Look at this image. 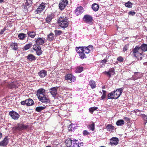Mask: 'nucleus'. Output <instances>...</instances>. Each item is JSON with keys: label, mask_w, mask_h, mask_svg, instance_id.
<instances>
[{"label": "nucleus", "mask_w": 147, "mask_h": 147, "mask_svg": "<svg viewBox=\"0 0 147 147\" xmlns=\"http://www.w3.org/2000/svg\"><path fill=\"white\" fill-rule=\"evenodd\" d=\"M45 90L41 88L37 90L36 95L38 99L42 102L48 103L50 102V100L49 99L45 96L44 94Z\"/></svg>", "instance_id": "nucleus-1"}, {"label": "nucleus", "mask_w": 147, "mask_h": 147, "mask_svg": "<svg viewBox=\"0 0 147 147\" xmlns=\"http://www.w3.org/2000/svg\"><path fill=\"white\" fill-rule=\"evenodd\" d=\"M93 46L90 45L88 47H76V49L77 53H80L81 51L83 52L84 53L88 54L90 51L92 50Z\"/></svg>", "instance_id": "nucleus-2"}, {"label": "nucleus", "mask_w": 147, "mask_h": 147, "mask_svg": "<svg viewBox=\"0 0 147 147\" xmlns=\"http://www.w3.org/2000/svg\"><path fill=\"white\" fill-rule=\"evenodd\" d=\"M69 21L66 18L64 17H61L58 20L59 25L61 28H66L69 24Z\"/></svg>", "instance_id": "nucleus-3"}, {"label": "nucleus", "mask_w": 147, "mask_h": 147, "mask_svg": "<svg viewBox=\"0 0 147 147\" xmlns=\"http://www.w3.org/2000/svg\"><path fill=\"white\" fill-rule=\"evenodd\" d=\"M28 127V125H25L23 123L17 124L13 127L14 130L19 131L26 129Z\"/></svg>", "instance_id": "nucleus-4"}, {"label": "nucleus", "mask_w": 147, "mask_h": 147, "mask_svg": "<svg viewBox=\"0 0 147 147\" xmlns=\"http://www.w3.org/2000/svg\"><path fill=\"white\" fill-rule=\"evenodd\" d=\"M123 88H121L118 89L116 91H113L114 99L118 98L123 92Z\"/></svg>", "instance_id": "nucleus-5"}, {"label": "nucleus", "mask_w": 147, "mask_h": 147, "mask_svg": "<svg viewBox=\"0 0 147 147\" xmlns=\"http://www.w3.org/2000/svg\"><path fill=\"white\" fill-rule=\"evenodd\" d=\"M140 50V47L138 46H136L132 50V52L133 55L135 57L138 58V56H141L142 54V53H140L139 50Z\"/></svg>", "instance_id": "nucleus-6"}, {"label": "nucleus", "mask_w": 147, "mask_h": 147, "mask_svg": "<svg viewBox=\"0 0 147 147\" xmlns=\"http://www.w3.org/2000/svg\"><path fill=\"white\" fill-rule=\"evenodd\" d=\"M83 20L86 22L92 25L93 23V18L89 15H85L83 18Z\"/></svg>", "instance_id": "nucleus-7"}, {"label": "nucleus", "mask_w": 147, "mask_h": 147, "mask_svg": "<svg viewBox=\"0 0 147 147\" xmlns=\"http://www.w3.org/2000/svg\"><path fill=\"white\" fill-rule=\"evenodd\" d=\"M68 3L67 0H61L60 1L59 5V9L62 10H63Z\"/></svg>", "instance_id": "nucleus-8"}, {"label": "nucleus", "mask_w": 147, "mask_h": 147, "mask_svg": "<svg viewBox=\"0 0 147 147\" xmlns=\"http://www.w3.org/2000/svg\"><path fill=\"white\" fill-rule=\"evenodd\" d=\"M45 4L44 3H42L39 5L38 7L35 11V13L36 14L40 13H41L45 8Z\"/></svg>", "instance_id": "nucleus-9"}, {"label": "nucleus", "mask_w": 147, "mask_h": 147, "mask_svg": "<svg viewBox=\"0 0 147 147\" xmlns=\"http://www.w3.org/2000/svg\"><path fill=\"white\" fill-rule=\"evenodd\" d=\"M9 115L12 119L15 120L18 119L20 117V115L18 114L13 111L9 112Z\"/></svg>", "instance_id": "nucleus-10"}, {"label": "nucleus", "mask_w": 147, "mask_h": 147, "mask_svg": "<svg viewBox=\"0 0 147 147\" xmlns=\"http://www.w3.org/2000/svg\"><path fill=\"white\" fill-rule=\"evenodd\" d=\"M65 79L69 83L74 82L76 80L75 78L71 74H68L65 76Z\"/></svg>", "instance_id": "nucleus-11"}, {"label": "nucleus", "mask_w": 147, "mask_h": 147, "mask_svg": "<svg viewBox=\"0 0 147 147\" xmlns=\"http://www.w3.org/2000/svg\"><path fill=\"white\" fill-rule=\"evenodd\" d=\"M110 142L109 144L111 146H116L117 145L119 141L118 138L116 137H113L110 139Z\"/></svg>", "instance_id": "nucleus-12"}, {"label": "nucleus", "mask_w": 147, "mask_h": 147, "mask_svg": "<svg viewBox=\"0 0 147 147\" xmlns=\"http://www.w3.org/2000/svg\"><path fill=\"white\" fill-rule=\"evenodd\" d=\"M33 50L36 51V54L38 55H40L42 53V51L41 50V47L39 46L34 45L33 47Z\"/></svg>", "instance_id": "nucleus-13"}, {"label": "nucleus", "mask_w": 147, "mask_h": 147, "mask_svg": "<svg viewBox=\"0 0 147 147\" xmlns=\"http://www.w3.org/2000/svg\"><path fill=\"white\" fill-rule=\"evenodd\" d=\"M83 145V143H79L77 140H73V144L72 147H80Z\"/></svg>", "instance_id": "nucleus-14"}, {"label": "nucleus", "mask_w": 147, "mask_h": 147, "mask_svg": "<svg viewBox=\"0 0 147 147\" xmlns=\"http://www.w3.org/2000/svg\"><path fill=\"white\" fill-rule=\"evenodd\" d=\"M32 0H26L24 4L23 5V7L27 9L30 7L32 4Z\"/></svg>", "instance_id": "nucleus-15"}, {"label": "nucleus", "mask_w": 147, "mask_h": 147, "mask_svg": "<svg viewBox=\"0 0 147 147\" xmlns=\"http://www.w3.org/2000/svg\"><path fill=\"white\" fill-rule=\"evenodd\" d=\"M8 140L7 137H6L1 142H0V146H5L8 144Z\"/></svg>", "instance_id": "nucleus-16"}, {"label": "nucleus", "mask_w": 147, "mask_h": 147, "mask_svg": "<svg viewBox=\"0 0 147 147\" xmlns=\"http://www.w3.org/2000/svg\"><path fill=\"white\" fill-rule=\"evenodd\" d=\"M104 73L110 78L111 77V75H113L115 74V69L114 68L110 69L109 71H105Z\"/></svg>", "instance_id": "nucleus-17"}, {"label": "nucleus", "mask_w": 147, "mask_h": 147, "mask_svg": "<svg viewBox=\"0 0 147 147\" xmlns=\"http://www.w3.org/2000/svg\"><path fill=\"white\" fill-rule=\"evenodd\" d=\"M58 87H55L52 88L50 89V92L51 95L53 96H56L57 93V88Z\"/></svg>", "instance_id": "nucleus-18"}, {"label": "nucleus", "mask_w": 147, "mask_h": 147, "mask_svg": "<svg viewBox=\"0 0 147 147\" xmlns=\"http://www.w3.org/2000/svg\"><path fill=\"white\" fill-rule=\"evenodd\" d=\"M44 39L45 38H40L37 39L35 41L36 42L37 45L39 46L42 45L44 43Z\"/></svg>", "instance_id": "nucleus-19"}, {"label": "nucleus", "mask_w": 147, "mask_h": 147, "mask_svg": "<svg viewBox=\"0 0 147 147\" xmlns=\"http://www.w3.org/2000/svg\"><path fill=\"white\" fill-rule=\"evenodd\" d=\"M83 8L81 7H78L75 10V13L77 15L81 14L83 11Z\"/></svg>", "instance_id": "nucleus-20"}, {"label": "nucleus", "mask_w": 147, "mask_h": 147, "mask_svg": "<svg viewBox=\"0 0 147 147\" xmlns=\"http://www.w3.org/2000/svg\"><path fill=\"white\" fill-rule=\"evenodd\" d=\"M88 84L90 86L91 88L92 89H94L96 87V83L93 80H91L89 81Z\"/></svg>", "instance_id": "nucleus-21"}, {"label": "nucleus", "mask_w": 147, "mask_h": 147, "mask_svg": "<svg viewBox=\"0 0 147 147\" xmlns=\"http://www.w3.org/2000/svg\"><path fill=\"white\" fill-rule=\"evenodd\" d=\"M54 16L53 13H51L48 16L46 19V22L48 23L50 22L54 17Z\"/></svg>", "instance_id": "nucleus-22"}, {"label": "nucleus", "mask_w": 147, "mask_h": 147, "mask_svg": "<svg viewBox=\"0 0 147 147\" xmlns=\"http://www.w3.org/2000/svg\"><path fill=\"white\" fill-rule=\"evenodd\" d=\"M39 76L41 78H43L47 75V71L44 70L40 71L38 73Z\"/></svg>", "instance_id": "nucleus-23"}, {"label": "nucleus", "mask_w": 147, "mask_h": 147, "mask_svg": "<svg viewBox=\"0 0 147 147\" xmlns=\"http://www.w3.org/2000/svg\"><path fill=\"white\" fill-rule=\"evenodd\" d=\"M65 143L67 147H72L73 140L70 139L67 140L65 141Z\"/></svg>", "instance_id": "nucleus-24"}, {"label": "nucleus", "mask_w": 147, "mask_h": 147, "mask_svg": "<svg viewBox=\"0 0 147 147\" xmlns=\"http://www.w3.org/2000/svg\"><path fill=\"white\" fill-rule=\"evenodd\" d=\"M27 58L29 61H32L35 60L36 57L33 55L32 54H30L27 56Z\"/></svg>", "instance_id": "nucleus-25"}, {"label": "nucleus", "mask_w": 147, "mask_h": 147, "mask_svg": "<svg viewBox=\"0 0 147 147\" xmlns=\"http://www.w3.org/2000/svg\"><path fill=\"white\" fill-rule=\"evenodd\" d=\"M140 49L143 52H145L147 51V45L145 44H142L140 47Z\"/></svg>", "instance_id": "nucleus-26"}, {"label": "nucleus", "mask_w": 147, "mask_h": 147, "mask_svg": "<svg viewBox=\"0 0 147 147\" xmlns=\"http://www.w3.org/2000/svg\"><path fill=\"white\" fill-rule=\"evenodd\" d=\"M27 34L29 37L33 38L36 35V33L33 31H29L27 32Z\"/></svg>", "instance_id": "nucleus-27"}, {"label": "nucleus", "mask_w": 147, "mask_h": 147, "mask_svg": "<svg viewBox=\"0 0 147 147\" xmlns=\"http://www.w3.org/2000/svg\"><path fill=\"white\" fill-rule=\"evenodd\" d=\"M11 47L12 49L15 51L17 50L18 49V44L16 43H11Z\"/></svg>", "instance_id": "nucleus-28"}, {"label": "nucleus", "mask_w": 147, "mask_h": 147, "mask_svg": "<svg viewBox=\"0 0 147 147\" xmlns=\"http://www.w3.org/2000/svg\"><path fill=\"white\" fill-rule=\"evenodd\" d=\"M92 8L94 11H96L98 10L99 6L96 3H94L92 5Z\"/></svg>", "instance_id": "nucleus-29"}, {"label": "nucleus", "mask_w": 147, "mask_h": 147, "mask_svg": "<svg viewBox=\"0 0 147 147\" xmlns=\"http://www.w3.org/2000/svg\"><path fill=\"white\" fill-rule=\"evenodd\" d=\"M26 105L27 106H31L34 103L33 101L31 99L29 98L26 100Z\"/></svg>", "instance_id": "nucleus-30"}, {"label": "nucleus", "mask_w": 147, "mask_h": 147, "mask_svg": "<svg viewBox=\"0 0 147 147\" xmlns=\"http://www.w3.org/2000/svg\"><path fill=\"white\" fill-rule=\"evenodd\" d=\"M26 34L23 33H20L18 35V37L20 39L23 40L26 37Z\"/></svg>", "instance_id": "nucleus-31"}, {"label": "nucleus", "mask_w": 147, "mask_h": 147, "mask_svg": "<svg viewBox=\"0 0 147 147\" xmlns=\"http://www.w3.org/2000/svg\"><path fill=\"white\" fill-rule=\"evenodd\" d=\"M54 34L53 33H51L48 35L47 40L49 41H51L54 39Z\"/></svg>", "instance_id": "nucleus-32"}, {"label": "nucleus", "mask_w": 147, "mask_h": 147, "mask_svg": "<svg viewBox=\"0 0 147 147\" xmlns=\"http://www.w3.org/2000/svg\"><path fill=\"white\" fill-rule=\"evenodd\" d=\"M125 124L124 121L122 119L118 120L116 123V125L118 126H121L124 125Z\"/></svg>", "instance_id": "nucleus-33"}, {"label": "nucleus", "mask_w": 147, "mask_h": 147, "mask_svg": "<svg viewBox=\"0 0 147 147\" xmlns=\"http://www.w3.org/2000/svg\"><path fill=\"white\" fill-rule=\"evenodd\" d=\"M83 67H78L76 68L75 72L76 73H79L83 71Z\"/></svg>", "instance_id": "nucleus-34"}, {"label": "nucleus", "mask_w": 147, "mask_h": 147, "mask_svg": "<svg viewBox=\"0 0 147 147\" xmlns=\"http://www.w3.org/2000/svg\"><path fill=\"white\" fill-rule=\"evenodd\" d=\"M80 51V53H77L79 54L80 58L82 59L86 58V57L85 54V53L81 51Z\"/></svg>", "instance_id": "nucleus-35"}, {"label": "nucleus", "mask_w": 147, "mask_h": 147, "mask_svg": "<svg viewBox=\"0 0 147 147\" xmlns=\"http://www.w3.org/2000/svg\"><path fill=\"white\" fill-rule=\"evenodd\" d=\"M46 108V107H37L36 109V111L38 112H40L41 111L44 110Z\"/></svg>", "instance_id": "nucleus-36"}, {"label": "nucleus", "mask_w": 147, "mask_h": 147, "mask_svg": "<svg viewBox=\"0 0 147 147\" xmlns=\"http://www.w3.org/2000/svg\"><path fill=\"white\" fill-rule=\"evenodd\" d=\"M106 128L108 131H111L114 128V127L111 124H108L106 127Z\"/></svg>", "instance_id": "nucleus-37"}, {"label": "nucleus", "mask_w": 147, "mask_h": 147, "mask_svg": "<svg viewBox=\"0 0 147 147\" xmlns=\"http://www.w3.org/2000/svg\"><path fill=\"white\" fill-rule=\"evenodd\" d=\"M32 43H29L26 45L24 48V50L26 51L29 49L32 46Z\"/></svg>", "instance_id": "nucleus-38"}, {"label": "nucleus", "mask_w": 147, "mask_h": 147, "mask_svg": "<svg viewBox=\"0 0 147 147\" xmlns=\"http://www.w3.org/2000/svg\"><path fill=\"white\" fill-rule=\"evenodd\" d=\"M97 109L98 107H93L89 108V111L91 113H92L94 111L96 110Z\"/></svg>", "instance_id": "nucleus-39"}, {"label": "nucleus", "mask_w": 147, "mask_h": 147, "mask_svg": "<svg viewBox=\"0 0 147 147\" xmlns=\"http://www.w3.org/2000/svg\"><path fill=\"white\" fill-rule=\"evenodd\" d=\"M133 4L130 2L129 1L125 3V5L127 7H131Z\"/></svg>", "instance_id": "nucleus-40"}, {"label": "nucleus", "mask_w": 147, "mask_h": 147, "mask_svg": "<svg viewBox=\"0 0 147 147\" xmlns=\"http://www.w3.org/2000/svg\"><path fill=\"white\" fill-rule=\"evenodd\" d=\"M113 92L109 93L108 95V99H114V96H113Z\"/></svg>", "instance_id": "nucleus-41"}, {"label": "nucleus", "mask_w": 147, "mask_h": 147, "mask_svg": "<svg viewBox=\"0 0 147 147\" xmlns=\"http://www.w3.org/2000/svg\"><path fill=\"white\" fill-rule=\"evenodd\" d=\"M54 32L55 35L56 36L59 35L61 34L62 33L61 31L57 30H55Z\"/></svg>", "instance_id": "nucleus-42"}, {"label": "nucleus", "mask_w": 147, "mask_h": 147, "mask_svg": "<svg viewBox=\"0 0 147 147\" xmlns=\"http://www.w3.org/2000/svg\"><path fill=\"white\" fill-rule=\"evenodd\" d=\"M102 91L103 92L102 95L101 97V100H103L104 98H105L106 97V91L104 90H103Z\"/></svg>", "instance_id": "nucleus-43"}, {"label": "nucleus", "mask_w": 147, "mask_h": 147, "mask_svg": "<svg viewBox=\"0 0 147 147\" xmlns=\"http://www.w3.org/2000/svg\"><path fill=\"white\" fill-rule=\"evenodd\" d=\"M75 125L72 123L69 125V130L72 131L74 130V127H72V126H75Z\"/></svg>", "instance_id": "nucleus-44"}, {"label": "nucleus", "mask_w": 147, "mask_h": 147, "mask_svg": "<svg viewBox=\"0 0 147 147\" xmlns=\"http://www.w3.org/2000/svg\"><path fill=\"white\" fill-rule=\"evenodd\" d=\"M117 60L118 61L120 62H122L123 61V59L122 57L121 56H119L117 58Z\"/></svg>", "instance_id": "nucleus-45"}, {"label": "nucleus", "mask_w": 147, "mask_h": 147, "mask_svg": "<svg viewBox=\"0 0 147 147\" xmlns=\"http://www.w3.org/2000/svg\"><path fill=\"white\" fill-rule=\"evenodd\" d=\"M94 124L93 123L92 124L89 126V128L90 130L93 131L94 129Z\"/></svg>", "instance_id": "nucleus-46"}, {"label": "nucleus", "mask_w": 147, "mask_h": 147, "mask_svg": "<svg viewBox=\"0 0 147 147\" xmlns=\"http://www.w3.org/2000/svg\"><path fill=\"white\" fill-rule=\"evenodd\" d=\"M142 115L144 120L146 121V123L147 122V116L144 114H142Z\"/></svg>", "instance_id": "nucleus-47"}, {"label": "nucleus", "mask_w": 147, "mask_h": 147, "mask_svg": "<svg viewBox=\"0 0 147 147\" xmlns=\"http://www.w3.org/2000/svg\"><path fill=\"white\" fill-rule=\"evenodd\" d=\"M128 13L129 15L133 16L136 13L134 11H131L129 12Z\"/></svg>", "instance_id": "nucleus-48"}, {"label": "nucleus", "mask_w": 147, "mask_h": 147, "mask_svg": "<svg viewBox=\"0 0 147 147\" xmlns=\"http://www.w3.org/2000/svg\"><path fill=\"white\" fill-rule=\"evenodd\" d=\"M128 48V46L127 45H125L123 47V51H126L127 49Z\"/></svg>", "instance_id": "nucleus-49"}, {"label": "nucleus", "mask_w": 147, "mask_h": 147, "mask_svg": "<svg viewBox=\"0 0 147 147\" xmlns=\"http://www.w3.org/2000/svg\"><path fill=\"white\" fill-rule=\"evenodd\" d=\"M83 134L84 135H86L88 134V132L86 130H84L83 131Z\"/></svg>", "instance_id": "nucleus-50"}, {"label": "nucleus", "mask_w": 147, "mask_h": 147, "mask_svg": "<svg viewBox=\"0 0 147 147\" xmlns=\"http://www.w3.org/2000/svg\"><path fill=\"white\" fill-rule=\"evenodd\" d=\"M106 60L105 59H104L102 60L101 62L103 64V65H104L106 62Z\"/></svg>", "instance_id": "nucleus-51"}, {"label": "nucleus", "mask_w": 147, "mask_h": 147, "mask_svg": "<svg viewBox=\"0 0 147 147\" xmlns=\"http://www.w3.org/2000/svg\"><path fill=\"white\" fill-rule=\"evenodd\" d=\"M5 30V28H4L3 29L1 30V31L0 32V34H2L4 32Z\"/></svg>", "instance_id": "nucleus-52"}, {"label": "nucleus", "mask_w": 147, "mask_h": 147, "mask_svg": "<svg viewBox=\"0 0 147 147\" xmlns=\"http://www.w3.org/2000/svg\"><path fill=\"white\" fill-rule=\"evenodd\" d=\"M21 105H23L26 104V100L25 101H21Z\"/></svg>", "instance_id": "nucleus-53"}, {"label": "nucleus", "mask_w": 147, "mask_h": 147, "mask_svg": "<svg viewBox=\"0 0 147 147\" xmlns=\"http://www.w3.org/2000/svg\"><path fill=\"white\" fill-rule=\"evenodd\" d=\"M142 54L141 55V56H138V58H137L138 59H139L140 60H141L142 59Z\"/></svg>", "instance_id": "nucleus-54"}, {"label": "nucleus", "mask_w": 147, "mask_h": 147, "mask_svg": "<svg viewBox=\"0 0 147 147\" xmlns=\"http://www.w3.org/2000/svg\"><path fill=\"white\" fill-rule=\"evenodd\" d=\"M124 119L126 120V121H128L129 120V119L127 117H125L124 118Z\"/></svg>", "instance_id": "nucleus-55"}, {"label": "nucleus", "mask_w": 147, "mask_h": 147, "mask_svg": "<svg viewBox=\"0 0 147 147\" xmlns=\"http://www.w3.org/2000/svg\"><path fill=\"white\" fill-rule=\"evenodd\" d=\"M2 137V133L0 132V140L1 139V138Z\"/></svg>", "instance_id": "nucleus-56"}, {"label": "nucleus", "mask_w": 147, "mask_h": 147, "mask_svg": "<svg viewBox=\"0 0 147 147\" xmlns=\"http://www.w3.org/2000/svg\"><path fill=\"white\" fill-rule=\"evenodd\" d=\"M4 2V0H0V3H2Z\"/></svg>", "instance_id": "nucleus-57"}, {"label": "nucleus", "mask_w": 147, "mask_h": 147, "mask_svg": "<svg viewBox=\"0 0 147 147\" xmlns=\"http://www.w3.org/2000/svg\"><path fill=\"white\" fill-rule=\"evenodd\" d=\"M102 89H104L105 88V86H103L102 87Z\"/></svg>", "instance_id": "nucleus-58"}, {"label": "nucleus", "mask_w": 147, "mask_h": 147, "mask_svg": "<svg viewBox=\"0 0 147 147\" xmlns=\"http://www.w3.org/2000/svg\"><path fill=\"white\" fill-rule=\"evenodd\" d=\"M74 126H72V127H74V129H75V128H74Z\"/></svg>", "instance_id": "nucleus-59"}]
</instances>
